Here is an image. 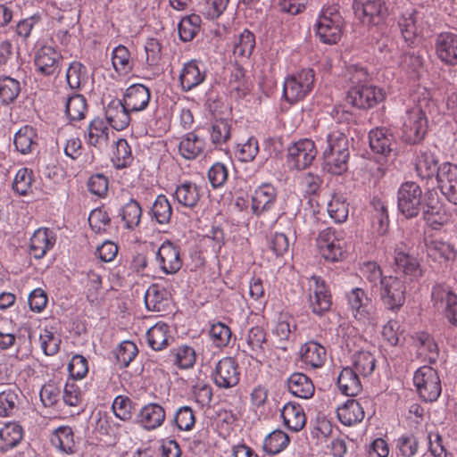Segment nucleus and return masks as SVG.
<instances>
[{
	"label": "nucleus",
	"mask_w": 457,
	"mask_h": 457,
	"mask_svg": "<svg viewBox=\"0 0 457 457\" xmlns=\"http://www.w3.org/2000/svg\"><path fill=\"white\" fill-rule=\"evenodd\" d=\"M349 79L353 84L348 90L346 101L358 109L372 108L385 98L382 88L365 84L369 74L363 67L351 66L348 69Z\"/></svg>",
	"instance_id": "1"
},
{
	"label": "nucleus",
	"mask_w": 457,
	"mask_h": 457,
	"mask_svg": "<svg viewBox=\"0 0 457 457\" xmlns=\"http://www.w3.org/2000/svg\"><path fill=\"white\" fill-rule=\"evenodd\" d=\"M323 167L335 175H341L348 168L350 157L347 137L339 130L329 132L322 142Z\"/></svg>",
	"instance_id": "2"
},
{
	"label": "nucleus",
	"mask_w": 457,
	"mask_h": 457,
	"mask_svg": "<svg viewBox=\"0 0 457 457\" xmlns=\"http://www.w3.org/2000/svg\"><path fill=\"white\" fill-rule=\"evenodd\" d=\"M344 18L338 4L325 5L316 22V35L324 44H337L342 37Z\"/></svg>",
	"instance_id": "3"
},
{
	"label": "nucleus",
	"mask_w": 457,
	"mask_h": 457,
	"mask_svg": "<svg viewBox=\"0 0 457 457\" xmlns=\"http://www.w3.org/2000/svg\"><path fill=\"white\" fill-rule=\"evenodd\" d=\"M315 73L312 69H303L286 78L283 96L290 104L303 100L313 89Z\"/></svg>",
	"instance_id": "4"
},
{
	"label": "nucleus",
	"mask_w": 457,
	"mask_h": 457,
	"mask_svg": "<svg viewBox=\"0 0 457 457\" xmlns=\"http://www.w3.org/2000/svg\"><path fill=\"white\" fill-rule=\"evenodd\" d=\"M422 190L414 181L401 184L397 191V209L406 218L417 217L425 204L422 202Z\"/></svg>",
	"instance_id": "5"
},
{
	"label": "nucleus",
	"mask_w": 457,
	"mask_h": 457,
	"mask_svg": "<svg viewBox=\"0 0 457 457\" xmlns=\"http://www.w3.org/2000/svg\"><path fill=\"white\" fill-rule=\"evenodd\" d=\"M402 138L410 145L420 143L428 130V119L420 105L408 109L403 116Z\"/></svg>",
	"instance_id": "6"
},
{
	"label": "nucleus",
	"mask_w": 457,
	"mask_h": 457,
	"mask_svg": "<svg viewBox=\"0 0 457 457\" xmlns=\"http://www.w3.org/2000/svg\"><path fill=\"white\" fill-rule=\"evenodd\" d=\"M413 383L417 391L425 402H434L439 397L442 386L439 376L430 366L419 368L413 376Z\"/></svg>",
	"instance_id": "7"
},
{
	"label": "nucleus",
	"mask_w": 457,
	"mask_h": 457,
	"mask_svg": "<svg viewBox=\"0 0 457 457\" xmlns=\"http://www.w3.org/2000/svg\"><path fill=\"white\" fill-rule=\"evenodd\" d=\"M353 10L355 17L367 25H379L389 15L384 0H353Z\"/></svg>",
	"instance_id": "8"
},
{
	"label": "nucleus",
	"mask_w": 457,
	"mask_h": 457,
	"mask_svg": "<svg viewBox=\"0 0 457 457\" xmlns=\"http://www.w3.org/2000/svg\"><path fill=\"white\" fill-rule=\"evenodd\" d=\"M424 15L414 8L402 12L397 19V26L401 36L409 46L416 45L424 29Z\"/></svg>",
	"instance_id": "9"
},
{
	"label": "nucleus",
	"mask_w": 457,
	"mask_h": 457,
	"mask_svg": "<svg viewBox=\"0 0 457 457\" xmlns=\"http://www.w3.org/2000/svg\"><path fill=\"white\" fill-rule=\"evenodd\" d=\"M431 301L435 308L444 311L452 325H457V295L450 286L445 283L435 284L431 290Z\"/></svg>",
	"instance_id": "10"
},
{
	"label": "nucleus",
	"mask_w": 457,
	"mask_h": 457,
	"mask_svg": "<svg viewBox=\"0 0 457 457\" xmlns=\"http://www.w3.org/2000/svg\"><path fill=\"white\" fill-rule=\"evenodd\" d=\"M405 283L397 276H385L380 285V298L385 307L398 311L405 302Z\"/></svg>",
	"instance_id": "11"
},
{
	"label": "nucleus",
	"mask_w": 457,
	"mask_h": 457,
	"mask_svg": "<svg viewBox=\"0 0 457 457\" xmlns=\"http://www.w3.org/2000/svg\"><path fill=\"white\" fill-rule=\"evenodd\" d=\"M308 303L312 312L322 316L331 307V295L326 282L319 276L308 278Z\"/></svg>",
	"instance_id": "12"
},
{
	"label": "nucleus",
	"mask_w": 457,
	"mask_h": 457,
	"mask_svg": "<svg viewBox=\"0 0 457 457\" xmlns=\"http://www.w3.org/2000/svg\"><path fill=\"white\" fill-rule=\"evenodd\" d=\"M321 255L329 262H338L345 258L346 243L335 229H323L317 238Z\"/></svg>",
	"instance_id": "13"
},
{
	"label": "nucleus",
	"mask_w": 457,
	"mask_h": 457,
	"mask_svg": "<svg viewBox=\"0 0 457 457\" xmlns=\"http://www.w3.org/2000/svg\"><path fill=\"white\" fill-rule=\"evenodd\" d=\"M240 375L237 360L232 357H224L216 363L212 372V378L219 388L229 389L238 385Z\"/></svg>",
	"instance_id": "14"
},
{
	"label": "nucleus",
	"mask_w": 457,
	"mask_h": 457,
	"mask_svg": "<svg viewBox=\"0 0 457 457\" xmlns=\"http://www.w3.org/2000/svg\"><path fill=\"white\" fill-rule=\"evenodd\" d=\"M317 155L315 144L311 139H302L288 148L287 162L292 169L298 170L309 167Z\"/></svg>",
	"instance_id": "15"
},
{
	"label": "nucleus",
	"mask_w": 457,
	"mask_h": 457,
	"mask_svg": "<svg viewBox=\"0 0 457 457\" xmlns=\"http://www.w3.org/2000/svg\"><path fill=\"white\" fill-rule=\"evenodd\" d=\"M62 56L51 46H41L35 54L36 71L43 76H56L61 71Z\"/></svg>",
	"instance_id": "16"
},
{
	"label": "nucleus",
	"mask_w": 457,
	"mask_h": 457,
	"mask_svg": "<svg viewBox=\"0 0 457 457\" xmlns=\"http://www.w3.org/2000/svg\"><path fill=\"white\" fill-rule=\"evenodd\" d=\"M156 261L165 274H175L182 267L180 248L170 241L163 242L156 253Z\"/></svg>",
	"instance_id": "17"
},
{
	"label": "nucleus",
	"mask_w": 457,
	"mask_h": 457,
	"mask_svg": "<svg viewBox=\"0 0 457 457\" xmlns=\"http://www.w3.org/2000/svg\"><path fill=\"white\" fill-rule=\"evenodd\" d=\"M278 192L270 183H263L259 186L252 196V212L260 217L270 212L277 200Z\"/></svg>",
	"instance_id": "18"
},
{
	"label": "nucleus",
	"mask_w": 457,
	"mask_h": 457,
	"mask_svg": "<svg viewBox=\"0 0 457 457\" xmlns=\"http://www.w3.org/2000/svg\"><path fill=\"white\" fill-rule=\"evenodd\" d=\"M437 58L445 65H457V34L442 32L435 39Z\"/></svg>",
	"instance_id": "19"
},
{
	"label": "nucleus",
	"mask_w": 457,
	"mask_h": 457,
	"mask_svg": "<svg viewBox=\"0 0 457 457\" xmlns=\"http://www.w3.org/2000/svg\"><path fill=\"white\" fill-rule=\"evenodd\" d=\"M348 304L355 319L363 322L372 319L373 305L361 288L356 287L347 295Z\"/></svg>",
	"instance_id": "20"
},
{
	"label": "nucleus",
	"mask_w": 457,
	"mask_h": 457,
	"mask_svg": "<svg viewBox=\"0 0 457 457\" xmlns=\"http://www.w3.org/2000/svg\"><path fill=\"white\" fill-rule=\"evenodd\" d=\"M130 113L131 112L127 109L122 99H112L104 107L108 124L118 131L125 129L129 125Z\"/></svg>",
	"instance_id": "21"
},
{
	"label": "nucleus",
	"mask_w": 457,
	"mask_h": 457,
	"mask_svg": "<svg viewBox=\"0 0 457 457\" xmlns=\"http://www.w3.org/2000/svg\"><path fill=\"white\" fill-rule=\"evenodd\" d=\"M442 167L443 164H438L436 154L429 150L421 149L416 155L415 170L418 176L422 179H431L436 177L437 181Z\"/></svg>",
	"instance_id": "22"
},
{
	"label": "nucleus",
	"mask_w": 457,
	"mask_h": 457,
	"mask_svg": "<svg viewBox=\"0 0 457 457\" xmlns=\"http://www.w3.org/2000/svg\"><path fill=\"white\" fill-rule=\"evenodd\" d=\"M150 99L151 91L147 87L143 84H133L126 89L122 101L131 112H137L148 106Z\"/></svg>",
	"instance_id": "23"
},
{
	"label": "nucleus",
	"mask_w": 457,
	"mask_h": 457,
	"mask_svg": "<svg viewBox=\"0 0 457 457\" xmlns=\"http://www.w3.org/2000/svg\"><path fill=\"white\" fill-rule=\"evenodd\" d=\"M428 200L422 210L423 219L432 228L438 229L451 221L453 213L444 205L434 204L432 193H429Z\"/></svg>",
	"instance_id": "24"
},
{
	"label": "nucleus",
	"mask_w": 457,
	"mask_h": 457,
	"mask_svg": "<svg viewBox=\"0 0 457 457\" xmlns=\"http://www.w3.org/2000/svg\"><path fill=\"white\" fill-rule=\"evenodd\" d=\"M111 130L101 118H95L87 126L86 142L99 151L104 150L109 143Z\"/></svg>",
	"instance_id": "25"
},
{
	"label": "nucleus",
	"mask_w": 457,
	"mask_h": 457,
	"mask_svg": "<svg viewBox=\"0 0 457 457\" xmlns=\"http://www.w3.org/2000/svg\"><path fill=\"white\" fill-rule=\"evenodd\" d=\"M437 184L446 199L457 204V166L449 162L443 163Z\"/></svg>",
	"instance_id": "26"
},
{
	"label": "nucleus",
	"mask_w": 457,
	"mask_h": 457,
	"mask_svg": "<svg viewBox=\"0 0 457 457\" xmlns=\"http://www.w3.org/2000/svg\"><path fill=\"white\" fill-rule=\"evenodd\" d=\"M370 149L378 154L387 156L396 145L394 135L385 128H376L369 133Z\"/></svg>",
	"instance_id": "27"
},
{
	"label": "nucleus",
	"mask_w": 457,
	"mask_h": 457,
	"mask_svg": "<svg viewBox=\"0 0 457 457\" xmlns=\"http://www.w3.org/2000/svg\"><path fill=\"white\" fill-rule=\"evenodd\" d=\"M55 237L52 230L38 228L32 235L29 242V253L36 259L43 258L53 248Z\"/></svg>",
	"instance_id": "28"
},
{
	"label": "nucleus",
	"mask_w": 457,
	"mask_h": 457,
	"mask_svg": "<svg viewBox=\"0 0 457 457\" xmlns=\"http://www.w3.org/2000/svg\"><path fill=\"white\" fill-rule=\"evenodd\" d=\"M165 410L158 403L145 405L137 414L138 423L145 429H155L162 425L165 420Z\"/></svg>",
	"instance_id": "29"
},
{
	"label": "nucleus",
	"mask_w": 457,
	"mask_h": 457,
	"mask_svg": "<svg viewBox=\"0 0 457 457\" xmlns=\"http://www.w3.org/2000/svg\"><path fill=\"white\" fill-rule=\"evenodd\" d=\"M428 256L439 263L453 262L457 253L453 245L441 239H430L426 241Z\"/></svg>",
	"instance_id": "30"
},
{
	"label": "nucleus",
	"mask_w": 457,
	"mask_h": 457,
	"mask_svg": "<svg viewBox=\"0 0 457 457\" xmlns=\"http://www.w3.org/2000/svg\"><path fill=\"white\" fill-rule=\"evenodd\" d=\"M146 60L144 71L145 78L154 79L162 73L160 67L161 61V44L155 38H150L146 41L145 46Z\"/></svg>",
	"instance_id": "31"
},
{
	"label": "nucleus",
	"mask_w": 457,
	"mask_h": 457,
	"mask_svg": "<svg viewBox=\"0 0 457 457\" xmlns=\"http://www.w3.org/2000/svg\"><path fill=\"white\" fill-rule=\"evenodd\" d=\"M337 416L343 425L350 427L362 421L365 412L359 401L349 399L337 408Z\"/></svg>",
	"instance_id": "32"
},
{
	"label": "nucleus",
	"mask_w": 457,
	"mask_h": 457,
	"mask_svg": "<svg viewBox=\"0 0 457 457\" xmlns=\"http://www.w3.org/2000/svg\"><path fill=\"white\" fill-rule=\"evenodd\" d=\"M281 417L284 425L293 432L302 430L306 423L303 408L295 403H287L281 411Z\"/></svg>",
	"instance_id": "33"
},
{
	"label": "nucleus",
	"mask_w": 457,
	"mask_h": 457,
	"mask_svg": "<svg viewBox=\"0 0 457 457\" xmlns=\"http://www.w3.org/2000/svg\"><path fill=\"white\" fill-rule=\"evenodd\" d=\"M201 187L191 181H184L178 185L174 192L177 202L183 207L195 208L201 198Z\"/></svg>",
	"instance_id": "34"
},
{
	"label": "nucleus",
	"mask_w": 457,
	"mask_h": 457,
	"mask_svg": "<svg viewBox=\"0 0 457 457\" xmlns=\"http://www.w3.org/2000/svg\"><path fill=\"white\" fill-rule=\"evenodd\" d=\"M205 141L195 132H188L180 140L179 151L187 160H194L204 153Z\"/></svg>",
	"instance_id": "35"
},
{
	"label": "nucleus",
	"mask_w": 457,
	"mask_h": 457,
	"mask_svg": "<svg viewBox=\"0 0 457 457\" xmlns=\"http://www.w3.org/2000/svg\"><path fill=\"white\" fill-rule=\"evenodd\" d=\"M326 349L314 341L305 343L301 348V359L308 366L320 368L326 361Z\"/></svg>",
	"instance_id": "36"
},
{
	"label": "nucleus",
	"mask_w": 457,
	"mask_h": 457,
	"mask_svg": "<svg viewBox=\"0 0 457 457\" xmlns=\"http://www.w3.org/2000/svg\"><path fill=\"white\" fill-rule=\"evenodd\" d=\"M204 79L205 73L200 70L195 61L185 63L179 75L181 87L185 92L199 86Z\"/></svg>",
	"instance_id": "37"
},
{
	"label": "nucleus",
	"mask_w": 457,
	"mask_h": 457,
	"mask_svg": "<svg viewBox=\"0 0 457 457\" xmlns=\"http://www.w3.org/2000/svg\"><path fill=\"white\" fill-rule=\"evenodd\" d=\"M356 371L352 368H344L337 377V386L342 394L355 396L361 391V383Z\"/></svg>",
	"instance_id": "38"
},
{
	"label": "nucleus",
	"mask_w": 457,
	"mask_h": 457,
	"mask_svg": "<svg viewBox=\"0 0 457 457\" xmlns=\"http://www.w3.org/2000/svg\"><path fill=\"white\" fill-rule=\"evenodd\" d=\"M287 387L294 395L308 399L314 394V385L311 378L303 373H294L287 379Z\"/></svg>",
	"instance_id": "39"
},
{
	"label": "nucleus",
	"mask_w": 457,
	"mask_h": 457,
	"mask_svg": "<svg viewBox=\"0 0 457 457\" xmlns=\"http://www.w3.org/2000/svg\"><path fill=\"white\" fill-rule=\"evenodd\" d=\"M23 437L22 428L17 423L5 424L0 428V453L16 447Z\"/></svg>",
	"instance_id": "40"
},
{
	"label": "nucleus",
	"mask_w": 457,
	"mask_h": 457,
	"mask_svg": "<svg viewBox=\"0 0 457 457\" xmlns=\"http://www.w3.org/2000/svg\"><path fill=\"white\" fill-rule=\"evenodd\" d=\"M165 288L154 284L148 287L145 294V303L148 311L162 312L168 306V296Z\"/></svg>",
	"instance_id": "41"
},
{
	"label": "nucleus",
	"mask_w": 457,
	"mask_h": 457,
	"mask_svg": "<svg viewBox=\"0 0 457 457\" xmlns=\"http://www.w3.org/2000/svg\"><path fill=\"white\" fill-rule=\"evenodd\" d=\"M170 328L165 323H156L146 332L148 345L154 351H162L166 348L172 337L169 336Z\"/></svg>",
	"instance_id": "42"
},
{
	"label": "nucleus",
	"mask_w": 457,
	"mask_h": 457,
	"mask_svg": "<svg viewBox=\"0 0 457 457\" xmlns=\"http://www.w3.org/2000/svg\"><path fill=\"white\" fill-rule=\"evenodd\" d=\"M14 145L16 149L23 154L31 153L37 146L36 129L28 125L21 128L14 136Z\"/></svg>",
	"instance_id": "43"
},
{
	"label": "nucleus",
	"mask_w": 457,
	"mask_h": 457,
	"mask_svg": "<svg viewBox=\"0 0 457 457\" xmlns=\"http://www.w3.org/2000/svg\"><path fill=\"white\" fill-rule=\"evenodd\" d=\"M51 443L63 453L72 454L76 452L74 433L70 427L58 428L51 438Z\"/></svg>",
	"instance_id": "44"
},
{
	"label": "nucleus",
	"mask_w": 457,
	"mask_h": 457,
	"mask_svg": "<svg viewBox=\"0 0 457 457\" xmlns=\"http://www.w3.org/2000/svg\"><path fill=\"white\" fill-rule=\"evenodd\" d=\"M395 265L396 272H401L411 278L421 276V270L417 259L399 249L395 250Z\"/></svg>",
	"instance_id": "45"
},
{
	"label": "nucleus",
	"mask_w": 457,
	"mask_h": 457,
	"mask_svg": "<svg viewBox=\"0 0 457 457\" xmlns=\"http://www.w3.org/2000/svg\"><path fill=\"white\" fill-rule=\"evenodd\" d=\"M255 47V37L248 29H245L235 40L233 54L237 61L248 60Z\"/></svg>",
	"instance_id": "46"
},
{
	"label": "nucleus",
	"mask_w": 457,
	"mask_h": 457,
	"mask_svg": "<svg viewBox=\"0 0 457 457\" xmlns=\"http://www.w3.org/2000/svg\"><path fill=\"white\" fill-rule=\"evenodd\" d=\"M87 112V104L84 96L75 94L67 98L65 113L70 121H79L85 118Z\"/></svg>",
	"instance_id": "47"
},
{
	"label": "nucleus",
	"mask_w": 457,
	"mask_h": 457,
	"mask_svg": "<svg viewBox=\"0 0 457 457\" xmlns=\"http://www.w3.org/2000/svg\"><path fill=\"white\" fill-rule=\"evenodd\" d=\"M376 368V358L368 351H359L353 356V370L363 378L370 376Z\"/></svg>",
	"instance_id": "48"
},
{
	"label": "nucleus",
	"mask_w": 457,
	"mask_h": 457,
	"mask_svg": "<svg viewBox=\"0 0 457 457\" xmlns=\"http://www.w3.org/2000/svg\"><path fill=\"white\" fill-rule=\"evenodd\" d=\"M21 93V83L10 76L0 77V103L8 105L13 103Z\"/></svg>",
	"instance_id": "49"
},
{
	"label": "nucleus",
	"mask_w": 457,
	"mask_h": 457,
	"mask_svg": "<svg viewBox=\"0 0 457 457\" xmlns=\"http://www.w3.org/2000/svg\"><path fill=\"white\" fill-rule=\"evenodd\" d=\"M120 216L122 221H124L125 227L128 229H133L140 223L142 217L141 205L137 200L131 198L121 207Z\"/></svg>",
	"instance_id": "50"
},
{
	"label": "nucleus",
	"mask_w": 457,
	"mask_h": 457,
	"mask_svg": "<svg viewBox=\"0 0 457 457\" xmlns=\"http://www.w3.org/2000/svg\"><path fill=\"white\" fill-rule=\"evenodd\" d=\"M150 213L152 219L159 224L164 225L170 221L172 216V207L164 195H159L154 202Z\"/></svg>",
	"instance_id": "51"
},
{
	"label": "nucleus",
	"mask_w": 457,
	"mask_h": 457,
	"mask_svg": "<svg viewBox=\"0 0 457 457\" xmlns=\"http://www.w3.org/2000/svg\"><path fill=\"white\" fill-rule=\"evenodd\" d=\"M290 438L284 431L276 429L264 439L263 449L271 455L282 452L289 444Z\"/></svg>",
	"instance_id": "52"
},
{
	"label": "nucleus",
	"mask_w": 457,
	"mask_h": 457,
	"mask_svg": "<svg viewBox=\"0 0 457 457\" xmlns=\"http://www.w3.org/2000/svg\"><path fill=\"white\" fill-rule=\"evenodd\" d=\"M173 363L179 369L192 368L196 361V353L195 350L188 345H183L170 351Z\"/></svg>",
	"instance_id": "53"
},
{
	"label": "nucleus",
	"mask_w": 457,
	"mask_h": 457,
	"mask_svg": "<svg viewBox=\"0 0 457 457\" xmlns=\"http://www.w3.org/2000/svg\"><path fill=\"white\" fill-rule=\"evenodd\" d=\"M18 389H7L0 393V417H11L19 410Z\"/></svg>",
	"instance_id": "54"
},
{
	"label": "nucleus",
	"mask_w": 457,
	"mask_h": 457,
	"mask_svg": "<svg viewBox=\"0 0 457 457\" xmlns=\"http://www.w3.org/2000/svg\"><path fill=\"white\" fill-rule=\"evenodd\" d=\"M66 80L71 89H79L87 81L86 66L79 62H71L66 72Z\"/></svg>",
	"instance_id": "55"
},
{
	"label": "nucleus",
	"mask_w": 457,
	"mask_h": 457,
	"mask_svg": "<svg viewBox=\"0 0 457 457\" xmlns=\"http://www.w3.org/2000/svg\"><path fill=\"white\" fill-rule=\"evenodd\" d=\"M201 18L199 15L192 14L181 19L179 23V35L182 41H191L198 33L200 29Z\"/></svg>",
	"instance_id": "56"
},
{
	"label": "nucleus",
	"mask_w": 457,
	"mask_h": 457,
	"mask_svg": "<svg viewBox=\"0 0 457 457\" xmlns=\"http://www.w3.org/2000/svg\"><path fill=\"white\" fill-rule=\"evenodd\" d=\"M132 161L131 148L124 138L115 142V149L112 152V162L117 169H123Z\"/></svg>",
	"instance_id": "57"
},
{
	"label": "nucleus",
	"mask_w": 457,
	"mask_h": 457,
	"mask_svg": "<svg viewBox=\"0 0 457 457\" xmlns=\"http://www.w3.org/2000/svg\"><path fill=\"white\" fill-rule=\"evenodd\" d=\"M231 126L226 120H215L210 129L211 141L215 146H221L226 144L231 137Z\"/></svg>",
	"instance_id": "58"
},
{
	"label": "nucleus",
	"mask_w": 457,
	"mask_h": 457,
	"mask_svg": "<svg viewBox=\"0 0 457 457\" xmlns=\"http://www.w3.org/2000/svg\"><path fill=\"white\" fill-rule=\"evenodd\" d=\"M112 62L114 70L118 72H128L132 69L130 53L129 49L120 45L116 46L112 54Z\"/></svg>",
	"instance_id": "59"
},
{
	"label": "nucleus",
	"mask_w": 457,
	"mask_h": 457,
	"mask_svg": "<svg viewBox=\"0 0 457 457\" xmlns=\"http://www.w3.org/2000/svg\"><path fill=\"white\" fill-rule=\"evenodd\" d=\"M246 343L253 354L259 356L264 353L267 343L266 333L262 327L256 326L249 329Z\"/></svg>",
	"instance_id": "60"
},
{
	"label": "nucleus",
	"mask_w": 457,
	"mask_h": 457,
	"mask_svg": "<svg viewBox=\"0 0 457 457\" xmlns=\"http://www.w3.org/2000/svg\"><path fill=\"white\" fill-rule=\"evenodd\" d=\"M295 329L296 324L293 318L281 316L273 328V334L281 343H285L292 340Z\"/></svg>",
	"instance_id": "61"
},
{
	"label": "nucleus",
	"mask_w": 457,
	"mask_h": 457,
	"mask_svg": "<svg viewBox=\"0 0 457 457\" xmlns=\"http://www.w3.org/2000/svg\"><path fill=\"white\" fill-rule=\"evenodd\" d=\"M138 353L137 345L131 341H123L114 351L117 363L126 368L135 359Z\"/></svg>",
	"instance_id": "62"
},
{
	"label": "nucleus",
	"mask_w": 457,
	"mask_h": 457,
	"mask_svg": "<svg viewBox=\"0 0 457 457\" xmlns=\"http://www.w3.org/2000/svg\"><path fill=\"white\" fill-rule=\"evenodd\" d=\"M372 205L375 210V213L372 216V224L376 228L377 232L379 235H383L386 232L388 228V214L387 209L384 203L379 199L373 200Z\"/></svg>",
	"instance_id": "63"
},
{
	"label": "nucleus",
	"mask_w": 457,
	"mask_h": 457,
	"mask_svg": "<svg viewBox=\"0 0 457 457\" xmlns=\"http://www.w3.org/2000/svg\"><path fill=\"white\" fill-rule=\"evenodd\" d=\"M397 448L402 457H420L419 440L412 434L400 436L397 440Z\"/></svg>",
	"instance_id": "64"
}]
</instances>
